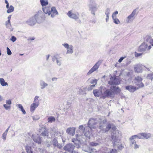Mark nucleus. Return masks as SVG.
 I'll return each mask as SVG.
<instances>
[{"instance_id":"obj_60","label":"nucleus","mask_w":153,"mask_h":153,"mask_svg":"<svg viewBox=\"0 0 153 153\" xmlns=\"http://www.w3.org/2000/svg\"><path fill=\"white\" fill-rule=\"evenodd\" d=\"M134 149H137L139 147V146L136 144V143H135L134 145Z\"/></svg>"},{"instance_id":"obj_47","label":"nucleus","mask_w":153,"mask_h":153,"mask_svg":"<svg viewBox=\"0 0 153 153\" xmlns=\"http://www.w3.org/2000/svg\"><path fill=\"white\" fill-rule=\"evenodd\" d=\"M7 134V133L4 132L2 134V137L4 140H6Z\"/></svg>"},{"instance_id":"obj_18","label":"nucleus","mask_w":153,"mask_h":153,"mask_svg":"<svg viewBox=\"0 0 153 153\" xmlns=\"http://www.w3.org/2000/svg\"><path fill=\"white\" fill-rule=\"evenodd\" d=\"M32 137L34 142L37 143L39 144L41 143L42 141L41 138L38 135H33Z\"/></svg>"},{"instance_id":"obj_19","label":"nucleus","mask_w":153,"mask_h":153,"mask_svg":"<svg viewBox=\"0 0 153 153\" xmlns=\"http://www.w3.org/2000/svg\"><path fill=\"white\" fill-rule=\"evenodd\" d=\"M125 88L126 90L128 91L131 92H134L138 89V88H136V87L131 85L126 86Z\"/></svg>"},{"instance_id":"obj_61","label":"nucleus","mask_w":153,"mask_h":153,"mask_svg":"<svg viewBox=\"0 0 153 153\" xmlns=\"http://www.w3.org/2000/svg\"><path fill=\"white\" fill-rule=\"evenodd\" d=\"M11 17V15H9L8 16V17H7L8 22H9L10 21V20Z\"/></svg>"},{"instance_id":"obj_62","label":"nucleus","mask_w":153,"mask_h":153,"mask_svg":"<svg viewBox=\"0 0 153 153\" xmlns=\"http://www.w3.org/2000/svg\"><path fill=\"white\" fill-rule=\"evenodd\" d=\"M57 78L56 77H53L52 79V81H57Z\"/></svg>"},{"instance_id":"obj_1","label":"nucleus","mask_w":153,"mask_h":153,"mask_svg":"<svg viewBox=\"0 0 153 153\" xmlns=\"http://www.w3.org/2000/svg\"><path fill=\"white\" fill-rule=\"evenodd\" d=\"M106 122V120L101 122L100 124L99 128L104 132L108 131L111 129L113 131L112 132L111 135L112 140L113 142V145L114 146H117V147L119 149L122 150L123 148V147L121 144L118 143L120 140L118 138V131H116V127L115 126L114 124L109 123L106 126H105V124Z\"/></svg>"},{"instance_id":"obj_38","label":"nucleus","mask_w":153,"mask_h":153,"mask_svg":"<svg viewBox=\"0 0 153 153\" xmlns=\"http://www.w3.org/2000/svg\"><path fill=\"white\" fill-rule=\"evenodd\" d=\"M113 22L116 24H119L120 23L119 20L117 18H112Z\"/></svg>"},{"instance_id":"obj_21","label":"nucleus","mask_w":153,"mask_h":153,"mask_svg":"<svg viewBox=\"0 0 153 153\" xmlns=\"http://www.w3.org/2000/svg\"><path fill=\"white\" fill-rule=\"evenodd\" d=\"M142 65L140 64H137L135 66L134 70L136 72L141 73L142 72Z\"/></svg>"},{"instance_id":"obj_51","label":"nucleus","mask_w":153,"mask_h":153,"mask_svg":"<svg viewBox=\"0 0 153 153\" xmlns=\"http://www.w3.org/2000/svg\"><path fill=\"white\" fill-rule=\"evenodd\" d=\"M97 80L96 79H95L94 80H92L91 82V84H94L95 83V85L97 83Z\"/></svg>"},{"instance_id":"obj_56","label":"nucleus","mask_w":153,"mask_h":153,"mask_svg":"<svg viewBox=\"0 0 153 153\" xmlns=\"http://www.w3.org/2000/svg\"><path fill=\"white\" fill-rule=\"evenodd\" d=\"M39 97V96H35V97L34 99V100L33 102H37V101H38Z\"/></svg>"},{"instance_id":"obj_3","label":"nucleus","mask_w":153,"mask_h":153,"mask_svg":"<svg viewBox=\"0 0 153 153\" xmlns=\"http://www.w3.org/2000/svg\"><path fill=\"white\" fill-rule=\"evenodd\" d=\"M120 91L121 90L118 87H116L114 85H111L110 89H107L104 91L101 98L103 99L107 97L113 98L115 94H119Z\"/></svg>"},{"instance_id":"obj_55","label":"nucleus","mask_w":153,"mask_h":153,"mask_svg":"<svg viewBox=\"0 0 153 153\" xmlns=\"http://www.w3.org/2000/svg\"><path fill=\"white\" fill-rule=\"evenodd\" d=\"M5 3L6 4V8L7 9L9 7V4L8 1H7V0H5Z\"/></svg>"},{"instance_id":"obj_17","label":"nucleus","mask_w":153,"mask_h":153,"mask_svg":"<svg viewBox=\"0 0 153 153\" xmlns=\"http://www.w3.org/2000/svg\"><path fill=\"white\" fill-rule=\"evenodd\" d=\"M75 128L74 127H70L67 129L66 132L68 134L73 136L75 134Z\"/></svg>"},{"instance_id":"obj_41","label":"nucleus","mask_w":153,"mask_h":153,"mask_svg":"<svg viewBox=\"0 0 153 153\" xmlns=\"http://www.w3.org/2000/svg\"><path fill=\"white\" fill-rule=\"evenodd\" d=\"M90 144L91 146H96L99 145V144L98 143L93 142L90 143Z\"/></svg>"},{"instance_id":"obj_24","label":"nucleus","mask_w":153,"mask_h":153,"mask_svg":"<svg viewBox=\"0 0 153 153\" xmlns=\"http://www.w3.org/2000/svg\"><path fill=\"white\" fill-rule=\"evenodd\" d=\"M40 85L41 89H43L48 86V84L43 80L40 81Z\"/></svg>"},{"instance_id":"obj_39","label":"nucleus","mask_w":153,"mask_h":153,"mask_svg":"<svg viewBox=\"0 0 153 153\" xmlns=\"http://www.w3.org/2000/svg\"><path fill=\"white\" fill-rule=\"evenodd\" d=\"M147 77L152 81L153 80V73L148 74Z\"/></svg>"},{"instance_id":"obj_31","label":"nucleus","mask_w":153,"mask_h":153,"mask_svg":"<svg viewBox=\"0 0 153 153\" xmlns=\"http://www.w3.org/2000/svg\"><path fill=\"white\" fill-rule=\"evenodd\" d=\"M16 106L19 108L20 109V110L22 112L23 114H26V111L21 104H17Z\"/></svg>"},{"instance_id":"obj_15","label":"nucleus","mask_w":153,"mask_h":153,"mask_svg":"<svg viewBox=\"0 0 153 153\" xmlns=\"http://www.w3.org/2000/svg\"><path fill=\"white\" fill-rule=\"evenodd\" d=\"M26 22L28 25L32 26L34 25L37 22L35 17L34 16L27 20Z\"/></svg>"},{"instance_id":"obj_52","label":"nucleus","mask_w":153,"mask_h":153,"mask_svg":"<svg viewBox=\"0 0 153 153\" xmlns=\"http://www.w3.org/2000/svg\"><path fill=\"white\" fill-rule=\"evenodd\" d=\"M16 39V38L14 36H12L10 38V40L13 42L15 41Z\"/></svg>"},{"instance_id":"obj_22","label":"nucleus","mask_w":153,"mask_h":153,"mask_svg":"<svg viewBox=\"0 0 153 153\" xmlns=\"http://www.w3.org/2000/svg\"><path fill=\"white\" fill-rule=\"evenodd\" d=\"M53 145L54 147H57V148L60 149L62 147L61 145L58 143V141L56 139L54 138L52 140Z\"/></svg>"},{"instance_id":"obj_32","label":"nucleus","mask_w":153,"mask_h":153,"mask_svg":"<svg viewBox=\"0 0 153 153\" xmlns=\"http://www.w3.org/2000/svg\"><path fill=\"white\" fill-rule=\"evenodd\" d=\"M55 120V118L53 116L49 117L48 118V122L49 123H52L53 122H54Z\"/></svg>"},{"instance_id":"obj_29","label":"nucleus","mask_w":153,"mask_h":153,"mask_svg":"<svg viewBox=\"0 0 153 153\" xmlns=\"http://www.w3.org/2000/svg\"><path fill=\"white\" fill-rule=\"evenodd\" d=\"M49 132H48L46 129L44 130L41 133V135L44 136L48 138H50L51 137H50L49 134Z\"/></svg>"},{"instance_id":"obj_28","label":"nucleus","mask_w":153,"mask_h":153,"mask_svg":"<svg viewBox=\"0 0 153 153\" xmlns=\"http://www.w3.org/2000/svg\"><path fill=\"white\" fill-rule=\"evenodd\" d=\"M40 1L41 5L43 7L46 6L48 4V0H40Z\"/></svg>"},{"instance_id":"obj_5","label":"nucleus","mask_w":153,"mask_h":153,"mask_svg":"<svg viewBox=\"0 0 153 153\" xmlns=\"http://www.w3.org/2000/svg\"><path fill=\"white\" fill-rule=\"evenodd\" d=\"M79 129L81 132L80 134L82 135L84 134L86 137L89 136L91 133V129L88 126L84 127L82 125H80L79 126Z\"/></svg>"},{"instance_id":"obj_64","label":"nucleus","mask_w":153,"mask_h":153,"mask_svg":"<svg viewBox=\"0 0 153 153\" xmlns=\"http://www.w3.org/2000/svg\"><path fill=\"white\" fill-rule=\"evenodd\" d=\"M71 102H70L68 101L67 102V105H68L69 106V107L71 105Z\"/></svg>"},{"instance_id":"obj_37","label":"nucleus","mask_w":153,"mask_h":153,"mask_svg":"<svg viewBox=\"0 0 153 153\" xmlns=\"http://www.w3.org/2000/svg\"><path fill=\"white\" fill-rule=\"evenodd\" d=\"M107 153H117V152L115 149H109L107 150Z\"/></svg>"},{"instance_id":"obj_34","label":"nucleus","mask_w":153,"mask_h":153,"mask_svg":"<svg viewBox=\"0 0 153 153\" xmlns=\"http://www.w3.org/2000/svg\"><path fill=\"white\" fill-rule=\"evenodd\" d=\"M79 93L81 94H86V89L85 88H81L79 89Z\"/></svg>"},{"instance_id":"obj_54","label":"nucleus","mask_w":153,"mask_h":153,"mask_svg":"<svg viewBox=\"0 0 153 153\" xmlns=\"http://www.w3.org/2000/svg\"><path fill=\"white\" fill-rule=\"evenodd\" d=\"M142 55V53H138L135 52V56L136 57H138L139 56H141Z\"/></svg>"},{"instance_id":"obj_14","label":"nucleus","mask_w":153,"mask_h":153,"mask_svg":"<svg viewBox=\"0 0 153 153\" xmlns=\"http://www.w3.org/2000/svg\"><path fill=\"white\" fill-rule=\"evenodd\" d=\"M67 15L70 18L74 19L76 20L79 19V14L78 13H73L71 11H69L68 12Z\"/></svg>"},{"instance_id":"obj_44","label":"nucleus","mask_w":153,"mask_h":153,"mask_svg":"<svg viewBox=\"0 0 153 153\" xmlns=\"http://www.w3.org/2000/svg\"><path fill=\"white\" fill-rule=\"evenodd\" d=\"M5 25L7 28L9 27L11 25L10 22V21L9 22H8V21H6L5 22Z\"/></svg>"},{"instance_id":"obj_35","label":"nucleus","mask_w":153,"mask_h":153,"mask_svg":"<svg viewBox=\"0 0 153 153\" xmlns=\"http://www.w3.org/2000/svg\"><path fill=\"white\" fill-rule=\"evenodd\" d=\"M25 149L27 153H33V152L31 150V148L30 146H26Z\"/></svg>"},{"instance_id":"obj_50","label":"nucleus","mask_w":153,"mask_h":153,"mask_svg":"<svg viewBox=\"0 0 153 153\" xmlns=\"http://www.w3.org/2000/svg\"><path fill=\"white\" fill-rule=\"evenodd\" d=\"M7 54L8 55H10L12 54V52L10 49L8 48H7Z\"/></svg>"},{"instance_id":"obj_10","label":"nucleus","mask_w":153,"mask_h":153,"mask_svg":"<svg viewBox=\"0 0 153 153\" xmlns=\"http://www.w3.org/2000/svg\"><path fill=\"white\" fill-rule=\"evenodd\" d=\"M75 146L72 143H68L64 147V149L66 151L72 152L74 149Z\"/></svg>"},{"instance_id":"obj_43","label":"nucleus","mask_w":153,"mask_h":153,"mask_svg":"<svg viewBox=\"0 0 153 153\" xmlns=\"http://www.w3.org/2000/svg\"><path fill=\"white\" fill-rule=\"evenodd\" d=\"M58 55H55L52 57V61L54 62L58 58Z\"/></svg>"},{"instance_id":"obj_36","label":"nucleus","mask_w":153,"mask_h":153,"mask_svg":"<svg viewBox=\"0 0 153 153\" xmlns=\"http://www.w3.org/2000/svg\"><path fill=\"white\" fill-rule=\"evenodd\" d=\"M85 152L90 153H92L93 152H94V149H92L90 147H87L86 150H85Z\"/></svg>"},{"instance_id":"obj_42","label":"nucleus","mask_w":153,"mask_h":153,"mask_svg":"<svg viewBox=\"0 0 153 153\" xmlns=\"http://www.w3.org/2000/svg\"><path fill=\"white\" fill-rule=\"evenodd\" d=\"M118 14V12L117 11H115L113 13L112 15V18L116 17V15Z\"/></svg>"},{"instance_id":"obj_2","label":"nucleus","mask_w":153,"mask_h":153,"mask_svg":"<svg viewBox=\"0 0 153 153\" xmlns=\"http://www.w3.org/2000/svg\"><path fill=\"white\" fill-rule=\"evenodd\" d=\"M44 13L41 11H39L34 16L35 17L36 22L40 23L43 22L45 19V14H48L52 18H53L56 15H58V13L54 7H45L42 8Z\"/></svg>"},{"instance_id":"obj_59","label":"nucleus","mask_w":153,"mask_h":153,"mask_svg":"<svg viewBox=\"0 0 153 153\" xmlns=\"http://www.w3.org/2000/svg\"><path fill=\"white\" fill-rule=\"evenodd\" d=\"M136 138V136L135 135H134L132 136L130 138V140H134V139H135Z\"/></svg>"},{"instance_id":"obj_58","label":"nucleus","mask_w":153,"mask_h":153,"mask_svg":"<svg viewBox=\"0 0 153 153\" xmlns=\"http://www.w3.org/2000/svg\"><path fill=\"white\" fill-rule=\"evenodd\" d=\"M125 57H121L118 60V62L120 63L124 59Z\"/></svg>"},{"instance_id":"obj_9","label":"nucleus","mask_w":153,"mask_h":153,"mask_svg":"<svg viewBox=\"0 0 153 153\" xmlns=\"http://www.w3.org/2000/svg\"><path fill=\"white\" fill-rule=\"evenodd\" d=\"M51 137H53L54 136H61L63 134L62 131H56L55 129L54 128H53L51 129Z\"/></svg>"},{"instance_id":"obj_40","label":"nucleus","mask_w":153,"mask_h":153,"mask_svg":"<svg viewBox=\"0 0 153 153\" xmlns=\"http://www.w3.org/2000/svg\"><path fill=\"white\" fill-rule=\"evenodd\" d=\"M57 64L59 66H60L61 65V57H58L56 60Z\"/></svg>"},{"instance_id":"obj_16","label":"nucleus","mask_w":153,"mask_h":153,"mask_svg":"<svg viewBox=\"0 0 153 153\" xmlns=\"http://www.w3.org/2000/svg\"><path fill=\"white\" fill-rule=\"evenodd\" d=\"M93 93L94 96L96 97H100V98L102 96V93L101 90L99 89L94 90Z\"/></svg>"},{"instance_id":"obj_30","label":"nucleus","mask_w":153,"mask_h":153,"mask_svg":"<svg viewBox=\"0 0 153 153\" xmlns=\"http://www.w3.org/2000/svg\"><path fill=\"white\" fill-rule=\"evenodd\" d=\"M0 83L1 85L2 86L8 85L7 83L5 82L4 79L3 78H0Z\"/></svg>"},{"instance_id":"obj_8","label":"nucleus","mask_w":153,"mask_h":153,"mask_svg":"<svg viewBox=\"0 0 153 153\" xmlns=\"http://www.w3.org/2000/svg\"><path fill=\"white\" fill-rule=\"evenodd\" d=\"M102 63V61L101 60L98 61L94 66L91 68L89 71L87 73V75H89L91 74L92 73L97 71L99 68L100 65Z\"/></svg>"},{"instance_id":"obj_53","label":"nucleus","mask_w":153,"mask_h":153,"mask_svg":"<svg viewBox=\"0 0 153 153\" xmlns=\"http://www.w3.org/2000/svg\"><path fill=\"white\" fill-rule=\"evenodd\" d=\"M6 103L7 104L9 105H11L12 104V102L10 100H6Z\"/></svg>"},{"instance_id":"obj_33","label":"nucleus","mask_w":153,"mask_h":153,"mask_svg":"<svg viewBox=\"0 0 153 153\" xmlns=\"http://www.w3.org/2000/svg\"><path fill=\"white\" fill-rule=\"evenodd\" d=\"M14 10V7L12 5H10L7 10V13H9L12 12Z\"/></svg>"},{"instance_id":"obj_45","label":"nucleus","mask_w":153,"mask_h":153,"mask_svg":"<svg viewBox=\"0 0 153 153\" xmlns=\"http://www.w3.org/2000/svg\"><path fill=\"white\" fill-rule=\"evenodd\" d=\"M3 106L4 108L7 110H8L10 108V106L7 105V104H4Z\"/></svg>"},{"instance_id":"obj_26","label":"nucleus","mask_w":153,"mask_h":153,"mask_svg":"<svg viewBox=\"0 0 153 153\" xmlns=\"http://www.w3.org/2000/svg\"><path fill=\"white\" fill-rule=\"evenodd\" d=\"M74 52V47L71 45H70L69 48L67 49L66 54H72Z\"/></svg>"},{"instance_id":"obj_46","label":"nucleus","mask_w":153,"mask_h":153,"mask_svg":"<svg viewBox=\"0 0 153 153\" xmlns=\"http://www.w3.org/2000/svg\"><path fill=\"white\" fill-rule=\"evenodd\" d=\"M32 118L33 120H39V117L38 115H36L33 116Z\"/></svg>"},{"instance_id":"obj_13","label":"nucleus","mask_w":153,"mask_h":153,"mask_svg":"<svg viewBox=\"0 0 153 153\" xmlns=\"http://www.w3.org/2000/svg\"><path fill=\"white\" fill-rule=\"evenodd\" d=\"M136 10H134L128 16L126 20L128 23L131 22L133 21L134 19V16L136 14Z\"/></svg>"},{"instance_id":"obj_12","label":"nucleus","mask_w":153,"mask_h":153,"mask_svg":"<svg viewBox=\"0 0 153 153\" xmlns=\"http://www.w3.org/2000/svg\"><path fill=\"white\" fill-rule=\"evenodd\" d=\"M135 84L138 86L139 88L142 87L144 86V85L141 82L142 79L140 76H137L135 78Z\"/></svg>"},{"instance_id":"obj_49","label":"nucleus","mask_w":153,"mask_h":153,"mask_svg":"<svg viewBox=\"0 0 153 153\" xmlns=\"http://www.w3.org/2000/svg\"><path fill=\"white\" fill-rule=\"evenodd\" d=\"M62 45L66 49L68 48H69V45L67 43H64V44H62Z\"/></svg>"},{"instance_id":"obj_25","label":"nucleus","mask_w":153,"mask_h":153,"mask_svg":"<svg viewBox=\"0 0 153 153\" xmlns=\"http://www.w3.org/2000/svg\"><path fill=\"white\" fill-rule=\"evenodd\" d=\"M141 135L143 137L142 139L145 138L146 139H148L151 137V134L149 133H141Z\"/></svg>"},{"instance_id":"obj_57","label":"nucleus","mask_w":153,"mask_h":153,"mask_svg":"<svg viewBox=\"0 0 153 153\" xmlns=\"http://www.w3.org/2000/svg\"><path fill=\"white\" fill-rule=\"evenodd\" d=\"M131 140V143H130V144L131 146H132L133 144L134 145L135 144V143H136V141L135 140Z\"/></svg>"},{"instance_id":"obj_11","label":"nucleus","mask_w":153,"mask_h":153,"mask_svg":"<svg viewBox=\"0 0 153 153\" xmlns=\"http://www.w3.org/2000/svg\"><path fill=\"white\" fill-rule=\"evenodd\" d=\"M112 76L110 78L111 80L108 82V84L111 85H118L120 84V82L119 80L116 77H114L113 79Z\"/></svg>"},{"instance_id":"obj_23","label":"nucleus","mask_w":153,"mask_h":153,"mask_svg":"<svg viewBox=\"0 0 153 153\" xmlns=\"http://www.w3.org/2000/svg\"><path fill=\"white\" fill-rule=\"evenodd\" d=\"M72 141L75 145V146L77 148H79L80 147V140L77 139L73 138L72 139Z\"/></svg>"},{"instance_id":"obj_7","label":"nucleus","mask_w":153,"mask_h":153,"mask_svg":"<svg viewBox=\"0 0 153 153\" xmlns=\"http://www.w3.org/2000/svg\"><path fill=\"white\" fill-rule=\"evenodd\" d=\"M97 122L96 119L91 118L90 119L88 123V126L91 129V131L92 128H95L97 126H98L97 125Z\"/></svg>"},{"instance_id":"obj_63","label":"nucleus","mask_w":153,"mask_h":153,"mask_svg":"<svg viewBox=\"0 0 153 153\" xmlns=\"http://www.w3.org/2000/svg\"><path fill=\"white\" fill-rule=\"evenodd\" d=\"M50 56V55L48 54V55H46V60L47 61H48V59H49V57Z\"/></svg>"},{"instance_id":"obj_48","label":"nucleus","mask_w":153,"mask_h":153,"mask_svg":"<svg viewBox=\"0 0 153 153\" xmlns=\"http://www.w3.org/2000/svg\"><path fill=\"white\" fill-rule=\"evenodd\" d=\"M141 133H139L137 135H135L136 138L137 137L139 139H143V137L141 135Z\"/></svg>"},{"instance_id":"obj_6","label":"nucleus","mask_w":153,"mask_h":153,"mask_svg":"<svg viewBox=\"0 0 153 153\" xmlns=\"http://www.w3.org/2000/svg\"><path fill=\"white\" fill-rule=\"evenodd\" d=\"M97 6L95 0H89V3L88 4L89 10L91 11V13L94 16L95 15V12L97 9Z\"/></svg>"},{"instance_id":"obj_20","label":"nucleus","mask_w":153,"mask_h":153,"mask_svg":"<svg viewBox=\"0 0 153 153\" xmlns=\"http://www.w3.org/2000/svg\"><path fill=\"white\" fill-rule=\"evenodd\" d=\"M39 105V101L37 102H33V103L31 104L30 106V111L31 112H33L35 109Z\"/></svg>"},{"instance_id":"obj_4","label":"nucleus","mask_w":153,"mask_h":153,"mask_svg":"<svg viewBox=\"0 0 153 153\" xmlns=\"http://www.w3.org/2000/svg\"><path fill=\"white\" fill-rule=\"evenodd\" d=\"M146 41L148 43L144 42L140 46L138 49L139 52L147 53L151 48V45L153 46V39L150 36H147Z\"/></svg>"},{"instance_id":"obj_27","label":"nucleus","mask_w":153,"mask_h":153,"mask_svg":"<svg viewBox=\"0 0 153 153\" xmlns=\"http://www.w3.org/2000/svg\"><path fill=\"white\" fill-rule=\"evenodd\" d=\"M110 9L107 8L105 11V14L106 15V18L105 19V20L106 22H107L108 21L109 19V16L110 14Z\"/></svg>"}]
</instances>
